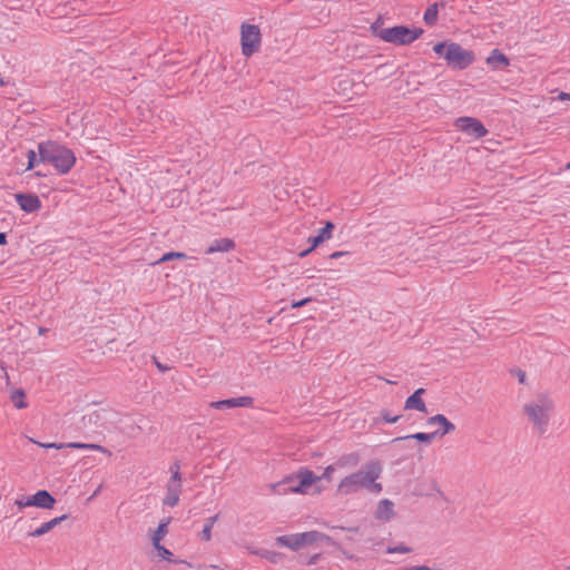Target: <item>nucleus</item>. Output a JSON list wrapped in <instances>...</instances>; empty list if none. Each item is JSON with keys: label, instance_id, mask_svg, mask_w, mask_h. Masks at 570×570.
<instances>
[{"label": "nucleus", "instance_id": "1", "mask_svg": "<svg viewBox=\"0 0 570 570\" xmlns=\"http://www.w3.org/2000/svg\"><path fill=\"white\" fill-rule=\"evenodd\" d=\"M383 466L380 461L367 462L361 470L352 472L340 480L336 487L337 495H350L366 489L374 493H380L383 489L377 482L381 478Z\"/></svg>", "mask_w": 570, "mask_h": 570}, {"label": "nucleus", "instance_id": "2", "mask_svg": "<svg viewBox=\"0 0 570 570\" xmlns=\"http://www.w3.org/2000/svg\"><path fill=\"white\" fill-rule=\"evenodd\" d=\"M321 476L316 475L313 471L306 468H301L296 473L287 476L282 482L273 483L269 485L271 492L274 494H309L322 493L323 489L320 487Z\"/></svg>", "mask_w": 570, "mask_h": 570}, {"label": "nucleus", "instance_id": "3", "mask_svg": "<svg viewBox=\"0 0 570 570\" xmlns=\"http://www.w3.org/2000/svg\"><path fill=\"white\" fill-rule=\"evenodd\" d=\"M554 400L547 393H539L522 405L521 412L532 429L540 434L548 431L554 410Z\"/></svg>", "mask_w": 570, "mask_h": 570}, {"label": "nucleus", "instance_id": "4", "mask_svg": "<svg viewBox=\"0 0 570 570\" xmlns=\"http://www.w3.org/2000/svg\"><path fill=\"white\" fill-rule=\"evenodd\" d=\"M370 31L373 37L394 46H407L417 40L424 32L419 27L394 26L384 28V20L381 17L370 26Z\"/></svg>", "mask_w": 570, "mask_h": 570}, {"label": "nucleus", "instance_id": "5", "mask_svg": "<svg viewBox=\"0 0 570 570\" xmlns=\"http://www.w3.org/2000/svg\"><path fill=\"white\" fill-rule=\"evenodd\" d=\"M38 154L42 163L51 164L61 175L69 173L76 164V156L72 150L52 141L40 142Z\"/></svg>", "mask_w": 570, "mask_h": 570}, {"label": "nucleus", "instance_id": "6", "mask_svg": "<svg viewBox=\"0 0 570 570\" xmlns=\"http://www.w3.org/2000/svg\"><path fill=\"white\" fill-rule=\"evenodd\" d=\"M433 51L443 58L452 69L463 70L475 61L473 51L464 49L461 45L450 40L436 42L433 46Z\"/></svg>", "mask_w": 570, "mask_h": 570}, {"label": "nucleus", "instance_id": "7", "mask_svg": "<svg viewBox=\"0 0 570 570\" xmlns=\"http://www.w3.org/2000/svg\"><path fill=\"white\" fill-rule=\"evenodd\" d=\"M262 31L257 24L243 22L239 27V42L242 55L246 58L257 53L262 48Z\"/></svg>", "mask_w": 570, "mask_h": 570}, {"label": "nucleus", "instance_id": "8", "mask_svg": "<svg viewBox=\"0 0 570 570\" xmlns=\"http://www.w3.org/2000/svg\"><path fill=\"white\" fill-rule=\"evenodd\" d=\"M322 537L323 535L317 531H308L303 533L277 537L276 543L292 550H298L301 548L317 542L318 540H321Z\"/></svg>", "mask_w": 570, "mask_h": 570}, {"label": "nucleus", "instance_id": "9", "mask_svg": "<svg viewBox=\"0 0 570 570\" xmlns=\"http://www.w3.org/2000/svg\"><path fill=\"white\" fill-rule=\"evenodd\" d=\"M456 130L474 138H483L488 135V129L483 124L474 117H459L453 122Z\"/></svg>", "mask_w": 570, "mask_h": 570}, {"label": "nucleus", "instance_id": "10", "mask_svg": "<svg viewBox=\"0 0 570 570\" xmlns=\"http://www.w3.org/2000/svg\"><path fill=\"white\" fill-rule=\"evenodd\" d=\"M181 493V479L178 471H175L167 484V493L163 503L167 507H175L179 502Z\"/></svg>", "mask_w": 570, "mask_h": 570}, {"label": "nucleus", "instance_id": "11", "mask_svg": "<svg viewBox=\"0 0 570 570\" xmlns=\"http://www.w3.org/2000/svg\"><path fill=\"white\" fill-rule=\"evenodd\" d=\"M426 424L429 426H438V429L432 432L435 438H443L455 431V425L444 414H435L428 417Z\"/></svg>", "mask_w": 570, "mask_h": 570}, {"label": "nucleus", "instance_id": "12", "mask_svg": "<svg viewBox=\"0 0 570 570\" xmlns=\"http://www.w3.org/2000/svg\"><path fill=\"white\" fill-rule=\"evenodd\" d=\"M14 198L24 213H35L41 208V200L35 194L18 193L14 195Z\"/></svg>", "mask_w": 570, "mask_h": 570}, {"label": "nucleus", "instance_id": "13", "mask_svg": "<svg viewBox=\"0 0 570 570\" xmlns=\"http://www.w3.org/2000/svg\"><path fill=\"white\" fill-rule=\"evenodd\" d=\"M425 394V390L420 387L415 390L404 402V410H414L421 413H426L428 407L423 400V395Z\"/></svg>", "mask_w": 570, "mask_h": 570}, {"label": "nucleus", "instance_id": "14", "mask_svg": "<svg viewBox=\"0 0 570 570\" xmlns=\"http://www.w3.org/2000/svg\"><path fill=\"white\" fill-rule=\"evenodd\" d=\"M252 404V399L248 396H240L235 399H227L222 401L212 402L209 405L216 410H225L232 407H243Z\"/></svg>", "mask_w": 570, "mask_h": 570}, {"label": "nucleus", "instance_id": "15", "mask_svg": "<svg viewBox=\"0 0 570 570\" xmlns=\"http://www.w3.org/2000/svg\"><path fill=\"white\" fill-rule=\"evenodd\" d=\"M31 498L36 508L52 509L56 504V499L47 490H39Z\"/></svg>", "mask_w": 570, "mask_h": 570}, {"label": "nucleus", "instance_id": "16", "mask_svg": "<svg viewBox=\"0 0 570 570\" xmlns=\"http://www.w3.org/2000/svg\"><path fill=\"white\" fill-rule=\"evenodd\" d=\"M333 230L334 224L332 222H327L325 226L318 230V234L314 237H309L307 242L312 244V248H316L322 243L333 237Z\"/></svg>", "mask_w": 570, "mask_h": 570}, {"label": "nucleus", "instance_id": "17", "mask_svg": "<svg viewBox=\"0 0 570 570\" xmlns=\"http://www.w3.org/2000/svg\"><path fill=\"white\" fill-rule=\"evenodd\" d=\"M375 517L382 521H389L394 517V503L391 500L384 499L377 503Z\"/></svg>", "mask_w": 570, "mask_h": 570}, {"label": "nucleus", "instance_id": "18", "mask_svg": "<svg viewBox=\"0 0 570 570\" xmlns=\"http://www.w3.org/2000/svg\"><path fill=\"white\" fill-rule=\"evenodd\" d=\"M492 69L505 68L510 65L509 58L499 49H493L485 60Z\"/></svg>", "mask_w": 570, "mask_h": 570}, {"label": "nucleus", "instance_id": "19", "mask_svg": "<svg viewBox=\"0 0 570 570\" xmlns=\"http://www.w3.org/2000/svg\"><path fill=\"white\" fill-rule=\"evenodd\" d=\"M360 456L357 453H347L340 456L333 464L336 470H351L358 465Z\"/></svg>", "mask_w": 570, "mask_h": 570}, {"label": "nucleus", "instance_id": "20", "mask_svg": "<svg viewBox=\"0 0 570 570\" xmlns=\"http://www.w3.org/2000/svg\"><path fill=\"white\" fill-rule=\"evenodd\" d=\"M66 519V515L53 518L47 522H43L38 528H36L32 532H30V537L39 538L50 532L55 527L60 524Z\"/></svg>", "mask_w": 570, "mask_h": 570}, {"label": "nucleus", "instance_id": "21", "mask_svg": "<svg viewBox=\"0 0 570 570\" xmlns=\"http://www.w3.org/2000/svg\"><path fill=\"white\" fill-rule=\"evenodd\" d=\"M170 521V518L161 520L158 527L150 533V540L153 546L161 544V541L168 534V525Z\"/></svg>", "mask_w": 570, "mask_h": 570}, {"label": "nucleus", "instance_id": "22", "mask_svg": "<svg viewBox=\"0 0 570 570\" xmlns=\"http://www.w3.org/2000/svg\"><path fill=\"white\" fill-rule=\"evenodd\" d=\"M235 247V243L229 238H220L215 240L207 249V254H214L217 252H228Z\"/></svg>", "mask_w": 570, "mask_h": 570}, {"label": "nucleus", "instance_id": "23", "mask_svg": "<svg viewBox=\"0 0 570 570\" xmlns=\"http://www.w3.org/2000/svg\"><path fill=\"white\" fill-rule=\"evenodd\" d=\"M65 448L79 449V450H92V451H97V452H100L104 454L111 455V453L105 446H102L100 444H95V443L70 442V443H65Z\"/></svg>", "mask_w": 570, "mask_h": 570}, {"label": "nucleus", "instance_id": "24", "mask_svg": "<svg viewBox=\"0 0 570 570\" xmlns=\"http://www.w3.org/2000/svg\"><path fill=\"white\" fill-rule=\"evenodd\" d=\"M10 400L12 401L13 405L19 410L26 409L28 406V403L26 401V393L21 389L12 391L10 394Z\"/></svg>", "mask_w": 570, "mask_h": 570}, {"label": "nucleus", "instance_id": "25", "mask_svg": "<svg viewBox=\"0 0 570 570\" xmlns=\"http://www.w3.org/2000/svg\"><path fill=\"white\" fill-rule=\"evenodd\" d=\"M439 7L438 3L429 6L423 14V20L428 26L435 24L438 20Z\"/></svg>", "mask_w": 570, "mask_h": 570}, {"label": "nucleus", "instance_id": "26", "mask_svg": "<svg viewBox=\"0 0 570 570\" xmlns=\"http://www.w3.org/2000/svg\"><path fill=\"white\" fill-rule=\"evenodd\" d=\"M406 439H414V440L423 442V443H430L435 439V436L432 432L431 433L417 432V433H414L411 435L396 438V439H394V441H401V440H406Z\"/></svg>", "mask_w": 570, "mask_h": 570}, {"label": "nucleus", "instance_id": "27", "mask_svg": "<svg viewBox=\"0 0 570 570\" xmlns=\"http://www.w3.org/2000/svg\"><path fill=\"white\" fill-rule=\"evenodd\" d=\"M216 520H217V517L215 515V517H210V518L206 521V523H205V525H204V529H203V531H202V533H200L202 539H203L204 541H209V540L212 539V529H213V527H214V524H215Z\"/></svg>", "mask_w": 570, "mask_h": 570}, {"label": "nucleus", "instance_id": "28", "mask_svg": "<svg viewBox=\"0 0 570 570\" xmlns=\"http://www.w3.org/2000/svg\"><path fill=\"white\" fill-rule=\"evenodd\" d=\"M154 549L157 551V556L165 561L174 562L173 560V552L169 551L166 547L163 544L153 546Z\"/></svg>", "mask_w": 570, "mask_h": 570}, {"label": "nucleus", "instance_id": "29", "mask_svg": "<svg viewBox=\"0 0 570 570\" xmlns=\"http://www.w3.org/2000/svg\"><path fill=\"white\" fill-rule=\"evenodd\" d=\"M185 258H186V254L185 253H181V252H168V253L164 254L156 262V264L165 263V262H168V261H171V259H185Z\"/></svg>", "mask_w": 570, "mask_h": 570}, {"label": "nucleus", "instance_id": "30", "mask_svg": "<svg viewBox=\"0 0 570 570\" xmlns=\"http://www.w3.org/2000/svg\"><path fill=\"white\" fill-rule=\"evenodd\" d=\"M14 504L19 510H23L24 508L33 507L31 495H21L14 500Z\"/></svg>", "mask_w": 570, "mask_h": 570}, {"label": "nucleus", "instance_id": "31", "mask_svg": "<svg viewBox=\"0 0 570 570\" xmlns=\"http://www.w3.org/2000/svg\"><path fill=\"white\" fill-rule=\"evenodd\" d=\"M27 157H28V165H27V170H31L32 168H35L39 163H42L40 160V156L38 157L37 153L35 150H29L27 153Z\"/></svg>", "mask_w": 570, "mask_h": 570}, {"label": "nucleus", "instance_id": "32", "mask_svg": "<svg viewBox=\"0 0 570 570\" xmlns=\"http://www.w3.org/2000/svg\"><path fill=\"white\" fill-rule=\"evenodd\" d=\"M511 374L518 380V382L522 385L528 384L527 373L521 368H514L511 371Z\"/></svg>", "mask_w": 570, "mask_h": 570}, {"label": "nucleus", "instance_id": "33", "mask_svg": "<svg viewBox=\"0 0 570 570\" xmlns=\"http://www.w3.org/2000/svg\"><path fill=\"white\" fill-rule=\"evenodd\" d=\"M336 471V465L334 464H330L327 465L324 471H323V474L320 475L321 476V480L322 479H325L327 480L328 482L333 480V473Z\"/></svg>", "mask_w": 570, "mask_h": 570}, {"label": "nucleus", "instance_id": "34", "mask_svg": "<svg viewBox=\"0 0 570 570\" xmlns=\"http://www.w3.org/2000/svg\"><path fill=\"white\" fill-rule=\"evenodd\" d=\"M35 443L45 449L61 450L65 448V443H41V442H36V441H35Z\"/></svg>", "mask_w": 570, "mask_h": 570}, {"label": "nucleus", "instance_id": "35", "mask_svg": "<svg viewBox=\"0 0 570 570\" xmlns=\"http://www.w3.org/2000/svg\"><path fill=\"white\" fill-rule=\"evenodd\" d=\"M411 552V548L405 546H399L394 548H389L387 553H409Z\"/></svg>", "mask_w": 570, "mask_h": 570}, {"label": "nucleus", "instance_id": "36", "mask_svg": "<svg viewBox=\"0 0 570 570\" xmlns=\"http://www.w3.org/2000/svg\"><path fill=\"white\" fill-rule=\"evenodd\" d=\"M382 417H383V420H384L385 422H387V423H395V422H397V421H399V419H400V416H399V415L391 416V415L389 414V412H387V411H383V412H382Z\"/></svg>", "mask_w": 570, "mask_h": 570}, {"label": "nucleus", "instance_id": "37", "mask_svg": "<svg viewBox=\"0 0 570 570\" xmlns=\"http://www.w3.org/2000/svg\"><path fill=\"white\" fill-rule=\"evenodd\" d=\"M311 301H312L311 297H305V298H303L301 301L293 302L291 307L292 308H299V307L305 306L306 304H308Z\"/></svg>", "mask_w": 570, "mask_h": 570}, {"label": "nucleus", "instance_id": "38", "mask_svg": "<svg viewBox=\"0 0 570 570\" xmlns=\"http://www.w3.org/2000/svg\"><path fill=\"white\" fill-rule=\"evenodd\" d=\"M558 99L561 101H569L570 100V94L561 91L558 95Z\"/></svg>", "mask_w": 570, "mask_h": 570}, {"label": "nucleus", "instance_id": "39", "mask_svg": "<svg viewBox=\"0 0 570 570\" xmlns=\"http://www.w3.org/2000/svg\"><path fill=\"white\" fill-rule=\"evenodd\" d=\"M346 254H347V252H334L330 255V258H332V259L340 258Z\"/></svg>", "mask_w": 570, "mask_h": 570}, {"label": "nucleus", "instance_id": "40", "mask_svg": "<svg viewBox=\"0 0 570 570\" xmlns=\"http://www.w3.org/2000/svg\"><path fill=\"white\" fill-rule=\"evenodd\" d=\"M7 234L6 233H0V246H3L7 244Z\"/></svg>", "mask_w": 570, "mask_h": 570}, {"label": "nucleus", "instance_id": "41", "mask_svg": "<svg viewBox=\"0 0 570 570\" xmlns=\"http://www.w3.org/2000/svg\"><path fill=\"white\" fill-rule=\"evenodd\" d=\"M315 248H312V246L309 248H307L306 250L299 253V257H305L307 256L309 253H312Z\"/></svg>", "mask_w": 570, "mask_h": 570}, {"label": "nucleus", "instance_id": "42", "mask_svg": "<svg viewBox=\"0 0 570 570\" xmlns=\"http://www.w3.org/2000/svg\"><path fill=\"white\" fill-rule=\"evenodd\" d=\"M385 382L389 384H395V382H393L392 380H385Z\"/></svg>", "mask_w": 570, "mask_h": 570}, {"label": "nucleus", "instance_id": "43", "mask_svg": "<svg viewBox=\"0 0 570 570\" xmlns=\"http://www.w3.org/2000/svg\"><path fill=\"white\" fill-rule=\"evenodd\" d=\"M564 570H570V566H569V567H567Z\"/></svg>", "mask_w": 570, "mask_h": 570}, {"label": "nucleus", "instance_id": "44", "mask_svg": "<svg viewBox=\"0 0 570 570\" xmlns=\"http://www.w3.org/2000/svg\"><path fill=\"white\" fill-rule=\"evenodd\" d=\"M0 85H2V82H0Z\"/></svg>", "mask_w": 570, "mask_h": 570}]
</instances>
